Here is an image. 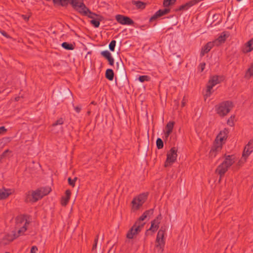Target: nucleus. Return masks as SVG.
<instances>
[{
  "mask_svg": "<svg viewBox=\"0 0 253 253\" xmlns=\"http://www.w3.org/2000/svg\"><path fill=\"white\" fill-rule=\"evenodd\" d=\"M215 45L214 42H208L202 48L201 54L202 56L204 55V54L206 53H208L210 51L211 48Z\"/></svg>",
  "mask_w": 253,
  "mask_h": 253,
  "instance_id": "nucleus-21",
  "label": "nucleus"
},
{
  "mask_svg": "<svg viewBox=\"0 0 253 253\" xmlns=\"http://www.w3.org/2000/svg\"><path fill=\"white\" fill-rule=\"evenodd\" d=\"M132 3L135 5L137 8L140 9H144L146 6V3L141 1H133Z\"/></svg>",
  "mask_w": 253,
  "mask_h": 253,
  "instance_id": "nucleus-28",
  "label": "nucleus"
},
{
  "mask_svg": "<svg viewBox=\"0 0 253 253\" xmlns=\"http://www.w3.org/2000/svg\"><path fill=\"white\" fill-rule=\"evenodd\" d=\"M147 197V194L143 193L134 198L131 203L132 211H135L139 210L146 201Z\"/></svg>",
  "mask_w": 253,
  "mask_h": 253,
  "instance_id": "nucleus-8",
  "label": "nucleus"
},
{
  "mask_svg": "<svg viewBox=\"0 0 253 253\" xmlns=\"http://www.w3.org/2000/svg\"><path fill=\"white\" fill-rule=\"evenodd\" d=\"M1 34L4 36V37H6L7 38H9L10 37L6 34V33L4 31H0Z\"/></svg>",
  "mask_w": 253,
  "mask_h": 253,
  "instance_id": "nucleus-46",
  "label": "nucleus"
},
{
  "mask_svg": "<svg viewBox=\"0 0 253 253\" xmlns=\"http://www.w3.org/2000/svg\"><path fill=\"white\" fill-rule=\"evenodd\" d=\"M71 195V192L70 190H67L65 192V196L64 197L62 198V201H61V204L62 206H66L70 198Z\"/></svg>",
  "mask_w": 253,
  "mask_h": 253,
  "instance_id": "nucleus-24",
  "label": "nucleus"
},
{
  "mask_svg": "<svg viewBox=\"0 0 253 253\" xmlns=\"http://www.w3.org/2000/svg\"><path fill=\"white\" fill-rule=\"evenodd\" d=\"M116 65H117V68L118 70L119 69L120 70H122L123 69V67H124L123 63L121 60H120L119 62H117L116 63Z\"/></svg>",
  "mask_w": 253,
  "mask_h": 253,
  "instance_id": "nucleus-37",
  "label": "nucleus"
},
{
  "mask_svg": "<svg viewBox=\"0 0 253 253\" xmlns=\"http://www.w3.org/2000/svg\"><path fill=\"white\" fill-rule=\"evenodd\" d=\"M200 1V0H192L191 1H188V2L186 3L185 4L181 5L179 8V10H185L188 9L190 7L192 6L193 5L198 3Z\"/></svg>",
  "mask_w": 253,
  "mask_h": 253,
  "instance_id": "nucleus-19",
  "label": "nucleus"
},
{
  "mask_svg": "<svg viewBox=\"0 0 253 253\" xmlns=\"http://www.w3.org/2000/svg\"><path fill=\"white\" fill-rule=\"evenodd\" d=\"M161 219V215L160 214L154 220L152 221L151 227L149 230L153 232H155L159 228Z\"/></svg>",
  "mask_w": 253,
  "mask_h": 253,
  "instance_id": "nucleus-13",
  "label": "nucleus"
},
{
  "mask_svg": "<svg viewBox=\"0 0 253 253\" xmlns=\"http://www.w3.org/2000/svg\"><path fill=\"white\" fill-rule=\"evenodd\" d=\"M30 221L28 220L27 217L25 215H20L15 219V231L11 235H6L2 239L1 243L6 245L14 239L22 236L27 230L28 225Z\"/></svg>",
  "mask_w": 253,
  "mask_h": 253,
  "instance_id": "nucleus-1",
  "label": "nucleus"
},
{
  "mask_svg": "<svg viewBox=\"0 0 253 253\" xmlns=\"http://www.w3.org/2000/svg\"><path fill=\"white\" fill-rule=\"evenodd\" d=\"M69 0H53V1L55 4L65 6L68 4ZM70 0L71 3L72 4V0Z\"/></svg>",
  "mask_w": 253,
  "mask_h": 253,
  "instance_id": "nucleus-26",
  "label": "nucleus"
},
{
  "mask_svg": "<svg viewBox=\"0 0 253 253\" xmlns=\"http://www.w3.org/2000/svg\"><path fill=\"white\" fill-rule=\"evenodd\" d=\"M253 44V39H251L244 45L243 48V51L244 53H248L251 51L253 49L252 44Z\"/></svg>",
  "mask_w": 253,
  "mask_h": 253,
  "instance_id": "nucleus-22",
  "label": "nucleus"
},
{
  "mask_svg": "<svg viewBox=\"0 0 253 253\" xmlns=\"http://www.w3.org/2000/svg\"><path fill=\"white\" fill-rule=\"evenodd\" d=\"M177 149L175 147H172L168 152L167 160L165 164L166 167L170 166L176 161L177 156Z\"/></svg>",
  "mask_w": 253,
  "mask_h": 253,
  "instance_id": "nucleus-10",
  "label": "nucleus"
},
{
  "mask_svg": "<svg viewBox=\"0 0 253 253\" xmlns=\"http://www.w3.org/2000/svg\"><path fill=\"white\" fill-rule=\"evenodd\" d=\"M253 151V145L252 141L249 142L248 144L245 147L242 158L241 160L239 161L238 163V165L239 166H241V165L244 163V162L246 161L247 158L251 154V153Z\"/></svg>",
  "mask_w": 253,
  "mask_h": 253,
  "instance_id": "nucleus-11",
  "label": "nucleus"
},
{
  "mask_svg": "<svg viewBox=\"0 0 253 253\" xmlns=\"http://www.w3.org/2000/svg\"><path fill=\"white\" fill-rule=\"evenodd\" d=\"M235 162V157L234 156L228 155L226 156L223 162L217 167L216 172L221 177Z\"/></svg>",
  "mask_w": 253,
  "mask_h": 253,
  "instance_id": "nucleus-3",
  "label": "nucleus"
},
{
  "mask_svg": "<svg viewBox=\"0 0 253 253\" xmlns=\"http://www.w3.org/2000/svg\"><path fill=\"white\" fill-rule=\"evenodd\" d=\"M5 253H9V252H6Z\"/></svg>",
  "mask_w": 253,
  "mask_h": 253,
  "instance_id": "nucleus-54",
  "label": "nucleus"
},
{
  "mask_svg": "<svg viewBox=\"0 0 253 253\" xmlns=\"http://www.w3.org/2000/svg\"><path fill=\"white\" fill-rule=\"evenodd\" d=\"M166 232V229L163 227L159 230L155 243V248L157 251L159 253H162L164 251V248L165 245L164 240V236Z\"/></svg>",
  "mask_w": 253,
  "mask_h": 253,
  "instance_id": "nucleus-7",
  "label": "nucleus"
},
{
  "mask_svg": "<svg viewBox=\"0 0 253 253\" xmlns=\"http://www.w3.org/2000/svg\"><path fill=\"white\" fill-rule=\"evenodd\" d=\"M138 80L140 82L143 83L144 81H148L149 77L147 76H141L139 77Z\"/></svg>",
  "mask_w": 253,
  "mask_h": 253,
  "instance_id": "nucleus-35",
  "label": "nucleus"
},
{
  "mask_svg": "<svg viewBox=\"0 0 253 253\" xmlns=\"http://www.w3.org/2000/svg\"><path fill=\"white\" fill-rule=\"evenodd\" d=\"M90 111H88L87 114L89 115L90 114Z\"/></svg>",
  "mask_w": 253,
  "mask_h": 253,
  "instance_id": "nucleus-52",
  "label": "nucleus"
},
{
  "mask_svg": "<svg viewBox=\"0 0 253 253\" xmlns=\"http://www.w3.org/2000/svg\"><path fill=\"white\" fill-rule=\"evenodd\" d=\"M19 99V97H15V100L16 101H18Z\"/></svg>",
  "mask_w": 253,
  "mask_h": 253,
  "instance_id": "nucleus-51",
  "label": "nucleus"
},
{
  "mask_svg": "<svg viewBox=\"0 0 253 253\" xmlns=\"http://www.w3.org/2000/svg\"><path fill=\"white\" fill-rule=\"evenodd\" d=\"M156 145H157V148L159 149H162L163 147L164 143H163V142L161 138H158L157 139Z\"/></svg>",
  "mask_w": 253,
  "mask_h": 253,
  "instance_id": "nucleus-32",
  "label": "nucleus"
},
{
  "mask_svg": "<svg viewBox=\"0 0 253 253\" xmlns=\"http://www.w3.org/2000/svg\"><path fill=\"white\" fill-rule=\"evenodd\" d=\"M153 213V210L152 209L145 211L136 222L142 223L141 221L144 220L148 216H150V215H152Z\"/></svg>",
  "mask_w": 253,
  "mask_h": 253,
  "instance_id": "nucleus-23",
  "label": "nucleus"
},
{
  "mask_svg": "<svg viewBox=\"0 0 253 253\" xmlns=\"http://www.w3.org/2000/svg\"><path fill=\"white\" fill-rule=\"evenodd\" d=\"M116 41L113 40L109 44V47L111 51H114L115 49V47L116 45Z\"/></svg>",
  "mask_w": 253,
  "mask_h": 253,
  "instance_id": "nucleus-34",
  "label": "nucleus"
},
{
  "mask_svg": "<svg viewBox=\"0 0 253 253\" xmlns=\"http://www.w3.org/2000/svg\"><path fill=\"white\" fill-rule=\"evenodd\" d=\"M73 6L76 10H77L80 13H82V14H83L84 15H87L88 17H89L90 18H91L92 19H96V18L97 17L98 15H96V14H95L94 13H92L91 11H90L88 8H87V10H84L85 12H82L80 10L79 6H78L77 5H73Z\"/></svg>",
  "mask_w": 253,
  "mask_h": 253,
  "instance_id": "nucleus-16",
  "label": "nucleus"
},
{
  "mask_svg": "<svg viewBox=\"0 0 253 253\" xmlns=\"http://www.w3.org/2000/svg\"><path fill=\"white\" fill-rule=\"evenodd\" d=\"M38 248L36 246H33L31 248L30 253H37Z\"/></svg>",
  "mask_w": 253,
  "mask_h": 253,
  "instance_id": "nucleus-42",
  "label": "nucleus"
},
{
  "mask_svg": "<svg viewBox=\"0 0 253 253\" xmlns=\"http://www.w3.org/2000/svg\"><path fill=\"white\" fill-rule=\"evenodd\" d=\"M62 46L67 50H73L74 48V46L72 44L66 42H63L62 43Z\"/></svg>",
  "mask_w": 253,
  "mask_h": 253,
  "instance_id": "nucleus-29",
  "label": "nucleus"
},
{
  "mask_svg": "<svg viewBox=\"0 0 253 253\" xmlns=\"http://www.w3.org/2000/svg\"><path fill=\"white\" fill-rule=\"evenodd\" d=\"M169 12V9L165 8L164 9H160L157 11L155 14L150 18V21L156 19L159 17L163 16L168 14Z\"/></svg>",
  "mask_w": 253,
  "mask_h": 253,
  "instance_id": "nucleus-18",
  "label": "nucleus"
},
{
  "mask_svg": "<svg viewBox=\"0 0 253 253\" xmlns=\"http://www.w3.org/2000/svg\"><path fill=\"white\" fill-rule=\"evenodd\" d=\"M174 123L173 122H169L166 127V132L165 133V137L166 138H168L170 135V134L172 132Z\"/></svg>",
  "mask_w": 253,
  "mask_h": 253,
  "instance_id": "nucleus-20",
  "label": "nucleus"
},
{
  "mask_svg": "<svg viewBox=\"0 0 253 253\" xmlns=\"http://www.w3.org/2000/svg\"><path fill=\"white\" fill-rule=\"evenodd\" d=\"M102 19V17L101 16H97L96 19H92L90 20V23H91L95 28H97L99 26L100 21Z\"/></svg>",
  "mask_w": 253,
  "mask_h": 253,
  "instance_id": "nucleus-25",
  "label": "nucleus"
},
{
  "mask_svg": "<svg viewBox=\"0 0 253 253\" xmlns=\"http://www.w3.org/2000/svg\"><path fill=\"white\" fill-rule=\"evenodd\" d=\"M229 133V130L227 128H224L220 131L215 139L214 144L210 151V157H215L216 153L220 151L222 147V145L225 142Z\"/></svg>",
  "mask_w": 253,
  "mask_h": 253,
  "instance_id": "nucleus-2",
  "label": "nucleus"
},
{
  "mask_svg": "<svg viewBox=\"0 0 253 253\" xmlns=\"http://www.w3.org/2000/svg\"><path fill=\"white\" fill-rule=\"evenodd\" d=\"M233 107V105L232 102L226 101L216 105L215 109L219 116L224 117L230 111Z\"/></svg>",
  "mask_w": 253,
  "mask_h": 253,
  "instance_id": "nucleus-6",
  "label": "nucleus"
},
{
  "mask_svg": "<svg viewBox=\"0 0 253 253\" xmlns=\"http://www.w3.org/2000/svg\"><path fill=\"white\" fill-rule=\"evenodd\" d=\"M64 123V120L63 119V118H61L60 119H59L58 120H57V121L54 123V124H53L52 125V126H55L57 125H62Z\"/></svg>",
  "mask_w": 253,
  "mask_h": 253,
  "instance_id": "nucleus-36",
  "label": "nucleus"
},
{
  "mask_svg": "<svg viewBox=\"0 0 253 253\" xmlns=\"http://www.w3.org/2000/svg\"><path fill=\"white\" fill-rule=\"evenodd\" d=\"M9 151L8 150H5L2 154V156H4L6 153H7Z\"/></svg>",
  "mask_w": 253,
  "mask_h": 253,
  "instance_id": "nucleus-48",
  "label": "nucleus"
},
{
  "mask_svg": "<svg viewBox=\"0 0 253 253\" xmlns=\"http://www.w3.org/2000/svg\"><path fill=\"white\" fill-rule=\"evenodd\" d=\"M116 20L122 25H130L133 24V21L129 17L122 15H117Z\"/></svg>",
  "mask_w": 253,
  "mask_h": 253,
  "instance_id": "nucleus-12",
  "label": "nucleus"
},
{
  "mask_svg": "<svg viewBox=\"0 0 253 253\" xmlns=\"http://www.w3.org/2000/svg\"><path fill=\"white\" fill-rule=\"evenodd\" d=\"M101 55L104 57L105 58H106L107 60L111 57V54L110 52L108 50H105L103 51L101 53Z\"/></svg>",
  "mask_w": 253,
  "mask_h": 253,
  "instance_id": "nucleus-33",
  "label": "nucleus"
},
{
  "mask_svg": "<svg viewBox=\"0 0 253 253\" xmlns=\"http://www.w3.org/2000/svg\"><path fill=\"white\" fill-rule=\"evenodd\" d=\"M6 131V129L4 126L0 127V135L3 134Z\"/></svg>",
  "mask_w": 253,
  "mask_h": 253,
  "instance_id": "nucleus-41",
  "label": "nucleus"
},
{
  "mask_svg": "<svg viewBox=\"0 0 253 253\" xmlns=\"http://www.w3.org/2000/svg\"><path fill=\"white\" fill-rule=\"evenodd\" d=\"M108 61H109V64L110 65H113L114 64V58L112 57V56H111L108 59Z\"/></svg>",
  "mask_w": 253,
  "mask_h": 253,
  "instance_id": "nucleus-44",
  "label": "nucleus"
},
{
  "mask_svg": "<svg viewBox=\"0 0 253 253\" xmlns=\"http://www.w3.org/2000/svg\"><path fill=\"white\" fill-rule=\"evenodd\" d=\"M14 191L10 189H0V200L6 199L13 193Z\"/></svg>",
  "mask_w": 253,
  "mask_h": 253,
  "instance_id": "nucleus-15",
  "label": "nucleus"
},
{
  "mask_svg": "<svg viewBox=\"0 0 253 253\" xmlns=\"http://www.w3.org/2000/svg\"><path fill=\"white\" fill-rule=\"evenodd\" d=\"M77 180V178H75L74 179H72L70 177L68 178V180L69 184L74 187L75 186V182Z\"/></svg>",
  "mask_w": 253,
  "mask_h": 253,
  "instance_id": "nucleus-38",
  "label": "nucleus"
},
{
  "mask_svg": "<svg viewBox=\"0 0 253 253\" xmlns=\"http://www.w3.org/2000/svg\"><path fill=\"white\" fill-rule=\"evenodd\" d=\"M106 78L110 81H112L114 78V73L112 69H107L105 74Z\"/></svg>",
  "mask_w": 253,
  "mask_h": 253,
  "instance_id": "nucleus-27",
  "label": "nucleus"
},
{
  "mask_svg": "<svg viewBox=\"0 0 253 253\" xmlns=\"http://www.w3.org/2000/svg\"><path fill=\"white\" fill-rule=\"evenodd\" d=\"M98 240V236H97L96 238H95V239L94 240V244L92 247V250H94L96 249Z\"/></svg>",
  "mask_w": 253,
  "mask_h": 253,
  "instance_id": "nucleus-40",
  "label": "nucleus"
},
{
  "mask_svg": "<svg viewBox=\"0 0 253 253\" xmlns=\"http://www.w3.org/2000/svg\"><path fill=\"white\" fill-rule=\"evenodd\" d=\"M108 61H109V64L110 65H113L114 64V58L112 57V56H111L108 59Z\"/></svg>",
  "mask_w": 253,
  "mask_h": 253,
  "instance_id": "nucleus-43",
  "label": "nucleus"
},
{
  "mask_svg": "<svg viewBox=\"0 0 253 253\" xmlns=\"http://www.w3.org/2000/svg\"><path fill=\"white\" fill-rule=\"evenodd\" d=\"M228 37L229 34L228 33L223 32L221 34L220 36L213 42L215 45L218 46L221 43L224 42Z\"/></svg>",
  "mask_w": 253,
  "mask_h": 253,
  "instance_id": "nucleus-14",
  "label": "nucleus"
},
{
  "mask_svg": "<svg viewBox=\"0 0 253 253\" xmlns=\"http://www.w3.org/2000/svg\"><path fill=\"white\" fill-rule=\"evenodd\" d=\"M72 5L79 6L80 10L82 12H85L84 10H87V7L83 2V0H72Z\"/></svg>",
  "mask_w": 253,
  "mask_h": 253,
  "instance_id": "nucleus-17",
  "label": "nucleus"
},
{
  "mask_svg": "<svg viewBox=\"0 0 253 253\" xmlns=\"http://www.w3.org/2000/svg\"><path fill=\"white\" fill-rule=\"evenodd\" d=\"M144 225V223H140L136 222L130 229L128 230L126 234V238L129 239H132L135 237L141 231Z\"/></svg>",
  "mask_w": 253,
  "mask_h": 253,
  "instance_id": "nucleus-9",
  "label": "nucleus"
},
{
  "mask_svg": "<svg viewBox=\"0 0 253 253\" xmlns=\"http://www.w3.org/2000/svg\"><path fill=\"white\" fill-rule=\"evenodd\" d=\"M74 109L77 113H79L80 111L81 110V106H78L74 107Z\"/></svg>",
  "mask_w": 253,
  "mask_h": 253,
  "instance_id": "nucleus-45",
  "label": "nucleus"
},
{
  "mask_svg": "<svg viewBox=\"0 0 253 253\" xmlns=\"http://www.w3.org/2000/svg\"><path fill=\"white\" fill-rule=\"evenodd\" d=\"M175 0H164L163 2V5L165 7H168L170 5L174 4Z\"/></svg>",
  "mask_w": 253,
  "mask_h": 253,
  "instance_id": "nucleus-30",
  "label": "nucleus"
},
{
  "mask_svg": "<svg viewBox=\"0 0 253 253\" xmlns=\"http://www.w3.org/2000/svg\"><path fill=\"white\" fill-rule=\"evenodd\" d=\"M224 78L222 76H211L207 85V89L205 94L206 98L209 97L213 93V90L212 88L217 84H219L223 81Z\"/></svg>",
  "mask_w": 253,
  "mask_h": 253,
  "instance_id": "nucleus-5",
  "label": "nucleus"
},
{
  "mask_svg": "<svg viewBox=\"0 0 253 253\" xmlns=\"http://www.w3.org/2000/svg\"><path fill=\"white\" fill-rule=\"evenodd\" d=\"M227 123H228L230 126H232V124H233V122H232L231 123H230V120H229L228 121Z\"/></svg>",
  "mask_w": 253,
  "mask_h": 253,
  "instance_id": "nucleus-49",
  "label": "nucleus"
},
{
  "mask_svg": "<svg viewBox=\"0 0 253 253\" xmlns=\"http://www.w3.org/2000/svg\"><path fill=\"white\" fill-rule=\"evenodd\" d=\"M185 104V102L184 101V100H183L182 102V106H184Z\"/></svg>",
  "mask_w": 253,
  "mask_h": 253,
  "instance_id": "nucleus-50",
  "label": "nucleus"
},
{
  "mask_svg": "<svg viewBox=\"0 0 253 253\" xmlns=\"http://www.w3.org/2000/svg\"><path fill=\"white\" fill-rule=\"evenodd\" d=\"M91 104H94V101H92V102H91Z\"/></svg>",
  "mask_w": 253,
  "mask_h": 253,
  "instance_id": "nucleus-53",
  "label": "nucleus"
},
{
  "mask_svg": "<svg viewBox=\"0 0 253 253\" xmlns=\"http://www.w3.org/2000/svg\"><path fill=\"white\" fill-rule=\"evenodd\" d=\"M22 17L23 19L26 21L28 20L29 17L27 16L26 15H23Z\"/></svg>",
  "mask_w": 253,
  "mask_h": 253,
  "instance_id": "nucleus-47",
  "label": "nucleus"
},
{
  "mask_svg": "<svg viewBox=\"0 0 253 253\" xmlns=\"http://www.w3.org/2000/svg\"><path fill=\"white\" fill-rule=\"evenodd\" d=\"M205 63H202L199 65V68L200 72H203L205 68Z\"/></svg>",
  "mask_w": 253,
  "mask_h": 253,
  "instance_id": "nucleus-39",
  "label": "nucleus"
},
{
  "mask_svg": "<svg viewBox=\"0 0 253 253\" xmlns=\"http://www.w3.org/2000/svg\"><path fill=\"white\" fill-rule=\"evenodd\" d=\"M253 75V69L252 67H250L245 74V77L247 79L250 78Z\"/></svg>",
  "mask_w": 253,
  "mask_h": 253,
  "instance_id": "nucleus-31",
  "label": "nucleus"
},
{
  "mask_svg": "<svg viewBox=\"0 0 253 253\" xmlns=\"http://www.w3.org/2000/svg\"><path fill=\"white\" fill-rule=\"evenodd\" d=\"M51 188L47 187L41 188L36 191H33L31 195H28L26 199L27 201L36 202L42 198L43 196L47 195L51 191Z\"/></svg>",
  "mask_w": 253,
  "mask_h": 253,
  "instance_id": "nucleus-4",
  "label": "nucleus"
}]
</instances>
